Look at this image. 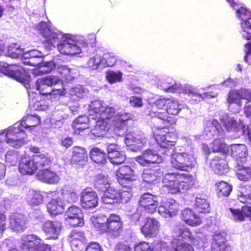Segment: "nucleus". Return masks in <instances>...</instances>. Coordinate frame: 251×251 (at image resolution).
Masks as SVG:
<instances>
[{
  "label": "nucleus",
  "instance_id": "f3484780",
  "mask_svg": "<svg viewBox=\"0 0 251 251\" xmlns=\"http://www.w3.org/2000/svg\"><path fill=\"white\" fill-rule=\"evenodd\" d=\"M64 217L66 223L71 226H81L84 224L83 214L77 206L70 207L66 211Z\"/></svg>",
  "mask_w": 251,
  "mask_h": 251
},
{
  "label": "nucleus",
  "instance_id": "774afa93",
  "mask_svg": "<svg viewBox=\"0 0 251 251\" xmlns=\"http://www.w3.org/2000/svg\"><path fill=\"white\" fill-rule=\"evenodd\" d=\"M134 251H152V248L148 243L142 242L134 245Z\"/></svg>",
  "mask_w": 251,
  "mask_h": 251
},
{
  "label": "nucleus",
  "instance_id": "9b49d317",
  "mask_svg": "<svg viewBox=\"0 0 251 251\" xmlns=\"http://www.w3.org/2000/svg\"><path fill=\"white\" fill-rule=\"evenodd\" d=\"M0 72L24 85L27 84L30 79L28 74L21 66L12 65L2 67L0 64Z\"/></svg>",
  "mask_w": 251,
  "mask_h": 251
},
{
  "label": "nucleus",
  "instance_id": "1a4fd4ad",
  "mask_svg": "<svg viewBox=\"0 0 251 251\" xmlns=\"http://www.w3.org/2000/svg\"><path fill=\"white\" fill-rule=\"evenodd\" d=\"M174 232L175 236L190 241L194 246L202 247L204 244V238L202 233L191 232L188 227L183 225H177L174 229Z\"/></svg>",
  "mask_w": 251,
  "mask_h": 251
},
{
  "label": "nucleus",
  "instance_id": "7ed1b4c3",
  "mask_svg": "<svg viewBox=\"0 0 251 251\" xmlns=\"http://www.w3.org/2000/svg\"><path fill=\"white\" fill-rule=\"evenodd\" d=\"M36 88L41 95L63 96L66 94L62 80L56 75H50L38 79Z\"/></svg>",
  "mask_w": 251,
  "mask_h": 251
},
{
  "label": "nucleus",
  "instance_id": "ea45409f",
  "mask_svg": "<svg viewBox=\"0 0 251 251\" xmlns=\"http://www.w3.org/2000/svg\"><path fill=\"white\" fill-rule=\"evenodd\" d=\"M33 158L38 171L39 170L47 168L51 163L50 157L46 153L35 154L33 156Z\"/></svg>",
  "mask_w": 251,
  "mask_h": 251
},
{
  "label": "nucleus",
  "instance_id": "6e6552de",
  "mask_svg": "<svg viewBox=\"0 0 251 251\" xmlns=\"http://www.w3.org/2000/svg\"><path fill=\"white\" fill-rule=\"evenodd\" d=\"M22 251H50L49 245L43 244L37 236L28 235L23 236ZM9 251H19L16 248L12 247Z\"/></svg>",
  "mask_w": 251,
  "mask_h": 251
},
{
  "label": "nucleus",
  "instance_id": "58836bf2",
  "mask_svg": "<svg viewBox=\"0 0 251 251\" xmlns=\"http://www.w3.org/2000/svg\"><path fill=\"white\" fill-rule=\"evenodd\" d=\"M63 202L59 196L54 197L47 205L48 211L51 215H57L61 213L64 210Z\"/></svg>",
  "mask_w": 251,
  "mask_h": 251
},
{
  "label": "nucleus",
  "instance_id": "49530a36",
  "mask_svg": "<svg viewBox=\"0 0 251 251\" xmlns=\"http://www.w3.org/2000/svg\"><path fill=\"white\" fill-rule=\"evenodd\" d=\"M90 157L93 161L98 164H104L106 160V154L105 152L97 148L92 149Z\"/></svg>",
  "mask_w": 251,
  "mask_h": 251
},
{
  "label": "nucleus",
  "instance_id": "9d476101",
  "mask_svg": "<svg viewBox=\"0 0 251 251\" xmlns=\"http://www.w3.org/2000/svg\"><path fill=\"white\" fill-rule=\"evenodd\" d=\"M89 112L90 117L93 114H96V118H99L109 119L115 113V109L108 106L102 101L95 100L92 101L89 106Z\"/></svg>",
  "mask_w": 251,
  "mask_h": 251
},
{
  "label": "nucleus",
  "instance_id": "603ef678",
  "mask_svg": "<svg viewBox=\"0 0 251 251\" xmlns=\"http://www.w3.org/2000/svg\"><path fill=\"white\" fill-rule=\"evenodd\" d=\"M217 191L219 197L228 196L231 190L232 187L227 182L221 181L216 184Z\"/></svg>",
  "mask_w": 251,
  "mask_h": 251
},
{
  "label": "nucleus",
  "instance_id": "13d9d810",
  "mask_svg": "<svg viewBox=\"0 0 251 251\" xmlns=\"http://www.w3.org/2000/svg\"><path fill=\"white\" fill-rule=\"evenodd\" d=\"M211 149L213 152H221V154H225L227 150V146L221 140H215L211 144Z\"/></svg>",
  "mask_w": 251,
  "mask_h": 251
},
{
  "label": "nucleus",
  "instance_id": "393cba45",
  "mask_svg": "<svg viewBox=\"0 0 251 251\" xmlns=\"http://www.w3.org/2000/svg\"><path fill=\"white\" fill-rule=\"evenodd\" d=\"M19 170L23 175H33L37 171L33 157L31 158L29 155H23L19 165Z\"/></svg>",
  "mask_w": 251,
  "mask_h": 251
},
{
  "label": "nucleus",
  "instance_id": "2eb2a0df",
  "mask_svg": "<svg viewBox=\"0 0 251 251\" xmlns=\"http://www.w3.org/2000/svg\"><path fill=\"white\" fill-rule=\"evenodd\" d=\"M154 136L157 144L162 148L174 146L176 142L174 134L168 132L164 126L158 127L154 131Z\"/></svg>",
  "mask_w": 251,
  "mask_h": 251
},
{
  "label": "nucleus",
  "instance_id": "69168bd1",
  "mask_svg": "<svg viewBox=\"0 0 251 251\" xmlns=\"http://www.w3.org/2000/svg\"><path fill=\"white\" fill-rule=\"evenodd\" d=\"M102 64V60L100 55L96 54L89 59L88 62V67L92 69H96L99 65Z\"/></svg>",
  "mask_w": 251,
  "mask_h": 251
},
{
  "label": "nucleus",
  "instance_id": "dca6fc26",
  "mask_svg": "<svg viewBox=\"0 0 251 251\" xmlns=\"http://www.w3.org/2000/svg\"><path fill=\"white\" fill-rule=\"evenodd\" d=\"M147 139L141 133H128L125 137V143L129 149L137 151L142 149L146 144Z\"/></svg>",
  "mask_w": 251,
  "mask_h": 251
},
{
  "label": "nucleus",
  "instance_id": "a19ab883",
  "mask_svg": "<svg viewBox=\"0 0 251 251\" xmlns=\"http://www.w3.org/2000/svg\"><path fill=\"white\" fill-rule=\"evenodd\" d=\"M90 118L86 116H80L75 119L73 123L75 133L78 134L80 131L89 127Z\"/></svg>",
  "mask_w": 251,
  "mask_h": 251
},
{
  "label": "nucleus",
  "instance_id": "338daca9",
  "mask_svg": "<svg viewBox=\"0 0 251 251\" xmlns=\"http://www.w3.org/2000/svg\"><path fill=\"white\" fill-rule=\"evenodd\" d=\"M124 188L127 189V190H123L122 191H120V201L122 202H127L129 201L130 199L132 196V192L131 189L132 187L128 188L123 187Z\"/></svg>",
  "mask_w": 251,
  "mask_h": 251
},
{
  "label": "nucleus",
  "instance_id": "20e7f679",
  "mask_svg": "<svg viewBox=\"0 0 251 251\" xmlns=\"http://www.w3.org/2000/svg\"><path fill=\"white\" fill-rule=\"evenodd\" d=\"M94 226L100 232H107L114 236L119 235L122 227V222L118 215H110L108 218L105 216L91 218Z\"/></svg>",
  "mask_w": 251,
  "mask_h": 251
},
{
  "label": "nucleus",
  "instance_id": "f8f14e48",
  "mask_svg": "<svg viewBox=\"0 0 251 251\" xmlns=\"http://www.w3.org/2000/svg\"><path fill=\"white\" fill-rule=\"evenodd\" d=\"M251 99V90L242 89L239 91L232 90L229 93L227 101L229 109L233 112H237L241 109V99Z\"/></svg>",
  "mask_w": 251,
  "mask_h": 251
},
{
  "label": "nucleus",
  "instance_id": "c85d7f7f",
  "mask_svg": "<svg viewBox=\"0 0 251 251\" xmlns=\"http://www.w3.org/2000/svg\"><path fill=\"white\" fill-rule=\"evenodd\" d=\"M26 219L23 215L13 213L9 217L10 227L15 231H24L26 227Z\"/></svg>",
  "mask_w": 251,
  "mask_h": 251
},
{
  "label": "nucleus",
  "instance_id": "79ce46f5",
  "mask_svg": "<svg viewBox=\"0 0 251 251\" xmlns=\"http://www.w3.org/2000/svg\"><path fill=\"white\" fill-rule=\"evenodd\" d=\"M237 178L243 181H248L251 178V167L240 165L237 163L235 166Z\"/></svg>",
  "mask_w": 251,
  "mask_h": 251
},
{
  "label": "nucleus",
  "instance_id": "f257e3e1",
  "mask_svg": "<svg viewBox=\"0 0 251 251\" xmlns=\"http://www.w3.org/2000/svg\"><path fill=\"white\" fill-rule=\"evenodd\" d=\"M139 204L146 211L150 213L155 212L158 207V212L165 218L174 216L176 214L178 210V204L173 199H165L160 202L158 206L157 197L149 193L141 195Z\"/></svg>",
  "mask_w": 251,
  "mask_h": 251
},
{
  "label": "nucleus",
  "instance_id": "5701e85b",
  "mask_svg": "<svg viewBox=\"0 0 251 251\" xmlns=\"http://www.w3.org/2000/svg\"><path fill=\"white\" fill-rule=\"evenodd\" d=\"M107 155L112 164L119 165L123 163L126 159L125 151L115 144H110L107 146Z\"/></svg>",
  "mask_w": 251,
  "mask_h": 251
},
{
  "label": "nucleus",
  "instance_id": "e2e57ef3",
  "mask_svg": "<svg viewBox=\"0 0 251 251\" xmlns=\"http://www.w3.org/2000/svg\"><path fill=\"white\" fill-rule=\"evenodd\" d=\"M155 116L157 117V120L163 125H166L167 124L172 125L176 122V120L174 117L169 116L166 113H158L157 115Z\"/></svg>",
  "mask_w": 251,
  "mask_h": 251
},
{
  "label": "nucleus",
  "instance_id": "b1692460",
  "mask_svg": "<svg viewBox=\"0 0 251 251\" xmlns=\"http://www.w3.org/2000/svg\"><path fill=\"white\" fill-rule=\"evenodd\" d=\"M160 225L159 221L154 218L146 219L141 231L143 235L148 238L154 237L159 232Z\"/></svg>",
  "mask_w": 251,
  "mask_h": 251
},
{
  "label": "nucleus",
  "instance_id": "423d86ee",
  "mask_svg": "<svg viewBox=\"0 0 251 251\" xmlns=\"http://www.w3.org/2000/svg\"><path fill=\"white\" fill-rule=\"evenodd\" d=\"M170 162L174 168L185 171L191 170L197 163L194 156L186 152L175 151L172 154Z\"/></svg>",
  "mask_w": 251,
  "mask_h": 251
},
{
  "label": "nucleus",
  "instance_id": "72a5a7b5",
  "mask_svg": "<svg viewBox=\"0 0 251 251\" xmlns=\"http://www.w3.org/2000/svg\"><path fill=\"white\" fill-rule=\"evenodd\" d=\"M44 54L37 50H33L29 51H24L23 55V62L25 64L31 66H37L39 62H35V58L40 59L44 56Z\"/></svg>",
  "mask_w": 251,
  "mask_h": 251
},
{
  "label": "nucleus",
  "instance_id": "cd10ccee",
  "mask_svg": "<svg viewBox=\"0 0 251 251\" xmlns=\"http://www.w3.org/2000/svg\"><path fill=\"white\" fill-rule=\"evenodd\" d=\"M36 176L39 180L48 184H56L60 180L59 176L48 168L39 170Z\"/></svg>",
  "mask_w": 251,
  "mask_h": 251
},
{
  "label": "nucleus",
  "instance_id": "c03bdc74",
  "mask_svg": "<svg viewBox=\"0 0 251 251\" xmlns=\"http://www.w3.org/2000/svg\"><path fill=\"white\" fill-rule=\"evenodd\" d=\"M26 199L31 205H38L43 202V196L40 192L31 189L28 190Z\"/></svg>",
  "mask_w": 251,
  "mask_h": 251
},
{
  "label": "nucleus",
  "instance_id": "7c9ffc66",
  "mask_svg": "<svg viewBox=\"0 0 251 251\" xmlns=\"http://www.w3.org/2000/svg\"><path fill=\"white\" fill-rule=\"evenodd\" d=\"M221 121L228 131H234L242 129L243 132V130L245 129L247 127V126L241 122L238 123L234 118L227 115H225L221 118Z\"/></svg>",
  "mask_w": 251,
  "mask_h": 251
},
{
  "label": "nucleus",
  "instance_id": "c9c22d12",
  "mask_svg": "<svg viewBox=\"0 0 251 251\" xmlns=\"http://www.w3.org/2000/svg\"><path fill=\"white\" fill-rule=\"evenodd\" d=\"M73 154L72 158V163L73 164H78L82 166L87 159V153L83 148L76 146L73 149Z\"/></svg>",
  "mask_w": 251,
  "mask_h": 251
},
{
  "label": "nucleus",
  "instance_id": "a18cd8bd",
  "mask_svg": "<svg viewBox=\"0 0 251 251\" xmlns=\"http://www.w3.org/2000/svg\"><path fill=\"white\" fill-rule=\"evenodd\" d=\"M196 208L200 213H207L209 211V204L203 196L197 194L196 197Z\"/></svg>",
  "mask_w": 251,
  "mask_h": 251
},
{
  "label": "nucleus",
  "instance_id": "a878e982",
  "mask_svg": "<svg viewBox=\"0 0 251 251\" xmlns=\"http://www.w3.org/2000/svg\"><path fill=\"white\" fill-rule=\"evenodd\" d=\"M42 229L48 238L56 239L61 233L62 225L58 221H48L43 224Z\"/></svg>",
  "mask_w": 251,
  "mask_h": 251
},
{
  "label": "nucleus",
  "instance_id": "aec40b11",
  "mask_svg": "<svg viewBox=\"0 0 251 251\" xmlns=\"http://www.w3.org/2000/svg\"><path fill=\"white\" fill-rule=\"evenodd\" d=\"M130 118V115L126 113H115L109 119H111L113 130L118 135H123L126 130V121Z\"/></svg>",
  "mask_w": 251,
  "mask_h": 251
},
{
  "label": "nucleus",
  "instance_id": "6e6d98bb",
  "mask_svg": "<svg viewBox=\"0 0 251 251\" xmlns=\"http://www.w3.org/2000/svg\"><path fill=\"white\" fill-rule=\"evenodd\" d=\"M61 200L63 204L66 203H73L77 200V196L76 193L73 191L66 190L61 194Z\"/></svg>",
  "mask_w": 251,
  "mask_h": 251
},
{
  "label": "nucleus",
  "instance_id": "0eeeda50",
  "mask_svg": "<svg viewBox=\"0 0 251 251\" xmlns=\"http://www.w3.org/2000/svg\"><path fill=\"white\" fill-rule=\"evenodd\" d=\"M86 45L84 40H77L71 36L63 37L62 42L57 45V49L63 54L75 55L81 52V48Z\"/></svg>",
  "mask_w": 251,
  "mask_h": 251
},
{
  "label": "nucleus",
  "instance_id": "0e129e2a",
  "mask_svg": "<svg viewBox=\"0 0 251 251\" xmlns=\"http://www.w3.org/2000/svg\"><path fill=\"white\" fill-rule=\"evenodd\" d=\"M84 93V89L81 86L73 87L70 89L69 93L74 100L80 98Z\"/></svg>",
  "mask_w": 251,
  "mask_h": 251
},
{
  "label": "nucleus",
  "instance_id": "f704fd0d",
  "mask_svg": "<svg viewBox=\"0 0 251 251\" xmlns=\"http://www.w3.org/2000/svg\"><path fill=\"white\" fill-rule=\"evenodd\" d=\"M102 201L106 204H114L120 202V191L110 187L103 191Z\"/></svg>",
  "mask_w": 251,
  "mask_h": 251
},
{
  "label": "nucleus",
  "instance_id": "864d4df0",
  "mask_svg": "<svg viewBox=\"0 0 251 251\" xmlns=\"http://www.w3.org/2000/svg\"><path fill=\"white\" fill-rule=\"evenodd\" d=\"M181 110V107L179 102L177 100L170 99L168 102L166 109L165 110L167 114L176 115L179 113Z\"/></svg>",
  "mask_w": 251,
  "mask_h": 251
},
{
  "label": "nucleus",
  "instance_id": "4be33fe9",
  "mask_svg": "<svg viewBox=\"0 0 251 251\" xmlns=\"http://www.w3.org/2000/svg\"><path fill=\"white\" fill-rule=\"evenodd\" d=\"M37 28L40 31L43 36L46 39L47 42L54 46L57 42L61 35L55 32L51 28V26L46 22H41L37 26Z\"/></svg>",
  "mask_w": 251,
  "mask_h": 251
},
{
  "label": "nucleus",
  "instance_id": "052dcab7",
  "mask_svg": "<svg viewBox=\"0 0 251 251\" xmlns=\"http://www.w3.org/2000/svg\"><path fill=\"white\" fill-rule=\"evenodd\" d=\"M99 120L96 122L97 125L100 126V129L105 134V132L110 127H113V125L111 123V119H107V118H98Z\"/></svg>",
  "mask_w": 251,
  "mask_h": 251
},
{
  "label": "nucleus",
  "instance_id": "4468645a",
  "mask_svg": "<svg viewBox=\"0 0 251 251\" xmlns=\"http://www.w3.org/2000/svg\"><path fill=\"white\" fill-rule=\"evenodd\" d=\"M116 176L118 182L123 187H134L136 176L134 171L130 166H121L116 172Z\"/></svg>",
  "mask_w": 251,
  "mask_h": 251
},
{
  "label": "nucleus",
  "instance_id": "3c124183",
  "mask_svg": "<svg viewBox=\"0 0 251 251\" xmlns=\"http://www.w3.org/2000/svg\"><path fill=\"white\" fill-rule=\"evenodd\" d=\"M226 233L216 232L213 236V241L212 244V249H217L219 247L227 244Z\"/></svg>",
  "mask_w": 251,
  "mask_h": 251
},
{
  "label": "nucleus",
  "instance_id": "4c0bfd02",
  "mask_svg": "<svg viewBox=\"0 0 251 251\" xmlns=\"http://www.w3.org/2000/svg\"><path fill=\"white\" fill-rule=\"evenodd\" d=\"M237 196L241 202L251 203V185H240L237 193Z\"/></svg>",
  "mask_w": 251,
  "mask_h": 251
},
{
  "label": "nucleus",
  "instance_id": "09e8293b",
  "mask_svg": "<svg viewBox=\"0 0 251 251\" xmlns=\"http://www.w3.org/2000/svg\"><path fill=\"white\" fill-rule=\"evenodd\" d=\"M174 251H194L193 247L189 243L174 239L172 241Z\"/></svg>",
  "mask_w": 251,
  "mask_h": 251
},
{
  "label": "nucleus",
  "instance_id": "4d7b16f0",
  "mask_svg": "<svg viewBox=\"0 0 251 251\" xmlns=\"http://www.w3.org/2000/svg\"><path fill=\"white\" fill-rule=\"evenodd\" d=\"M151 246L152 251H172L168 243L159 239L154 240Z\"/></svg>",
  "mask_w": 251,
  "mask_h": 251
},
{
  "label": "nucleus",
  "instance_id": "c756f323",
  "mask_svg": "<svg viewBox=\"0 0 251 251\" xmlns=\"http://www.w3.org/2000/svg\"><path fill=\"white\" fill-rule=\"evenodd\" d=\"M231 156L235 158L237 162L243 163L246 161V158L248 155V149L244 144H235L230 147Z\"/></svg>",
  "mask_w": 251,
  "mask_h": 251
},
{
  "label": "nucleus",
  "instance_id": "5fc2aeb1",
  "mask_svg": "<svg viewBox=\"0 0 251 251\" xmlns=\"http://www.w3.org/2000/svg\"><path fill=\"white\" fill-rule=\"evenodd\" d=\"M54 68H55V65L53 61L44 63L38 69L34 70V74L35 75H42L44 74L49 73Z\"/></svg>",
  "mask_w": 251,
  "mask_h": 251
},
{
  "label": "nucleus",
  "instance_id": "2f4dec72",
  "mask_svg": "<svg viewBox=\"0 0 251 251\" xmlns=\"http://www.w3.org/2000/svg\"><path fill=\"white\" fill-rule=\"evenodd\" d=\"M69 240L72 249L74 251H79L85 240L83 232L75 230H73L69 235Z\"/></svg>",
  "mask_w": 251,
  "mask_h": 251
},
{
  "label": "nucleus",
  "instance_id": "de8ad7c7",
  "mask_svg": "<svg viewBox=\"0 0 251 251\" xmlns=\"http://www.w3.org/2000/svg\"><path fill=\"white\" fill-rule=\"evenodd\" d=\"M158 176L159 173L150 168L144 169L142 174L143 181L148 183H153Z\"/></svg>",
  "mask_w": 251,
  "mask_h": 251
},
{
  "label": "nucleus",
  "instance_id": "bb28decb",
  "mask_svg": "<svg viewBox=\"0 0 251 251\" xmlns=\"http://www.w3.org/2000/svg\"><path fill=\"white\" fill-rule=\"evenodd\" d=\"M225 157V154L218 155L211 161L210 167L216 174L223 175L228 171V167Z\"/></svg>",
  "mask_w": 251,
  "mask_h": 251
},
{
  "label": "nucleus",
  "instance_id": "e433bc0d",
  "mask_svg": "<svg viewBox=\"0 0 251 251\" xmlns=\"http://www.w3.org/2000/svg\"><path fill=\"white\" fill-rule=\"evenodd\" d=\"M41 122L40 118L37 115H27L26 117H24L21 123H16L14 125H19V127L21 129V131L25 132L24 131L23 127L25 128H30L38 126ZM26 137V134H25Z\"/></svg>",
  "mask_w": 251,
  "mask_h": 251
},
{
  "label": "nucleus",
  "instance_id": "a211bd4d",
  "mask_svg": "<svg viewBox=\"0 0 251 251\" xmlns=\"http://www.w3.org/2000/svg\"><path fill=\"white\" fill-rule=\"evenodd\" d=\"M81 206L85 209H91L97 206L99 197L96 192L92 189L87 188L82 190L80 194Z\"/></svg>",
  "mask_w": 251,
  "mask_h": 251
},
{
  "label": "nucleus",
  "instance_id": "8fccbe9b",
  "mask_svg": "<svg viewBox=\"0 0 251 251\" xmlns=\"http://www.w3.org/2000/svg\"><path fill=\"white\" fill-rule=\"evenodd\" d=\"M109 182L107 176L99 175L97 177L95 186L100 190L103 191L111 187Z\"/></svg>",
  "mask_w": 251,
  "mask_h": 251
},
{
  "label": "nucleus",
  "instance_id": "37998d69",
  "mask_svg": "<svg viewBox=\"0 0 251 251\" xmlns=\"http://www.w3.org/2000/svg\"><path fill=\"white\" fill-rule=\"evenodd\" d=\"M24 53L23 49L16 43H12L8 45L7 48V54L13 58H21L23 61V55Z\"/></svg>",
  "mask_w": 251,
  "mask_h": 251
},
{
  "label": "nucleus",
  "instance_id": "39448f33",
  "mask_svg": "<svg viewBox=\"0 0 251 251\" xmlns=\"http://www.w3.org/2000/svg\"><path fill=\"white\" fill-rule=\"evenodd\" d=\"M19 125H13L0 131V153L4 150V141L13 148H19L25 143V134Z\"/></svg>",
  "mask_w": 251,
  "mask_h": 251
},
{
  "label": "nucleus",
  "instance_id": "ddd939ff",
  "mask_svg": "<svg viewBox=\"0 0 251 251\" xmlns=\"http://www.w3.org/2000/svg\"><path fill=\"white\" fill-rule=\"evenodd\" d=\"M236 16L240 20L241 31L243 38L249 40L251 38V11L244 7L236 10Z\"/></svg>",
  "mask_w": 251,
  "mask_h": 251
},
{
  "label": "nucleus",
  "instance_id": "bf43d9fd",
  "mask_svg": "<svg viewBox=\"0 0 251 251\" xmlns=\"http://www.w3.org/2000/svg\"><path fill=\"white\" fill-rule=\"evenodd\" d=\"M102 65L107 67L113 66L117 61L115 54L113 52L106 53L101 57Z\"/></svg>",
  "mask_w": 251,
  "mask_h": 251
},
{
  "label": "nucleus",
  "instance_id": "680f3d73",
  "mask_svg": "<svg viewBox=\"0 0 251 251\" xmlns=\"http://www.w3.org/2000/svg\"><path fill=\"white\" fill-rule=\"evenodd\" d=\"M122 74L120 72L108 71L106 74V78L110 83H114L122 80Z\"/></svg>",
  "mask_w": 251,
  "mask_h": 251
},
{
  "label": "nucleus",
  "instance_id": "473e14b6",
  "mask_svg": "<svg viewBox=\"0 0 251 251\" xmlns=\"http://www.w3.org/2000/svg\"><path fill=\"white\" fill-rule=\"evenodd\" d=\"M181 219L186 224L190 226H196L201 222V218L189 208H186L182 211Z\"/></svg>",
  "mask_w": 251,
  "mask_h": 251
},
{
  "label": "nucleus",
  "instance_id": "6ab92c4d",
  "mask_svg": "<svg viewBox=\"0 0 251 251\" xmlns=\"http://www.w3.org/2000/svg\"><path fill=\"white\" fill-rule=\"evenodd\" d=\"M180 88V90L179 91V92L184 93L189 95H192V96L196 97L201 100L207 98H214L217 95V93L212 94V93L209 92L201 94V93L198 92L191 85L189 84H185L182 87H181V86L179 84H176L175 86L173 85L168 87L167 91L175 92L178 91Z\"/></svg>",
  "mask_w": 251,
  "mask_h": 251
},
{
  "label": "nucleus",
  "instance_id": "412c9836",
  "mask_svg": "<svg viewBox=\"0 0 251 251\" xmlns=\"http://www.w3.org/2000/svg\"><path fill=\"white\" fill-rule=\"evenodd\" d=\"M135 160L141 165L146 166L151 164L162 162V157L156 151L148 149L144 151L141 155L135 157Z\"/></svg>",
  "mask_w": 251,
  "mask_h": 251
},
{
  "label": "nucleus",
  "instance_id": "f03ea898",
  "mask_svg": "<svg viewBox=\"0 0 251 251\" xmlns=\"http://www.w3.org/2000/svg\"><path fill=\"white\" fill-rule=\"evenodd\" d=\"M164 187L172 194L184 192L191 188L195 184L193 177L188 174L168 173L162 179Z\"/></svg>",
  "mask_w": 251,
  "mask_h": 251
}]
</instances>
